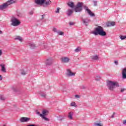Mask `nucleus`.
Listing matches in <instances>:
<instances>
[{
	"instance_id": "obj_43",
	"label": "nucleus",
	"mask_w": 126,
	"mask_h": 126,
	"mask_svg": "<svg viewBox=\"0 0 126 126\" xmlns=\"http://www.w3.org/2000/svg\"><path fill=\"white\" fill-rule=\"evenodd\" d=\"M75 98H80V95H79L76 94V95H75Z\"/></svg>"
},
{
	"instance_id": "obj_37",
	"label": "nucleus",
	"mask_w": 126,
	"mask_h": 126,
	"mask_svg": "<svg viewBox=\"0 0 126 126\" xmlns=\"http://www.w3.org/2000/svg\"><path fill=\"white\" fill-rule=\"evenodd\" d=\"M60 8H57V10L55 11V12L56 13H60Z\"/></svg>"
},
{
	"instance_id": "obj_11",
	"label": "nucleus",
	"mask_w": 126,
	"mask_h": 126,
	"mask_svg": "<svg viewBox=\"0 0 126 126\" xmlns=\"http://www.w3.org/2000/svg\"><path fill=\"white\" fill-rule=\"evenodd\" d=\"M46 64L48 65H51L52 63H53V59L52 58H49L46 60L45 62Z\"/></svg>"
},
{
	"instance_id": "obj_20",
	"label": "nucleus",
	"mask_w": 126,
	"mask_h": 126,
	"mask_svg": "<svg viewBox=\"0 0 126 126\" xmlns=\"http://www.w3.org/2000/svg\"><path fill=\"white\" fill-rule=\"evenodd\" d=\"M39 94L41 96V97H43V98H46V96H47V94L45 93L41 92H39Z\"/></svg>"
},
{
	"instance_id": "obj_23",
	"label": "nucleus",
	"mask_w": 126,
	"mask_h": 126,
	"mask_svg": "<svg viewBox=\"0 0 126 126\" xmlns=\"http://www.w3.org/2000/svg\"><path fill=\"white\" fill-rule=\"evenodd\" d=\"M81 51V47H78L76 49H75L74 51L76 53H78V52H80Z\"/></svg>"
},
{
	"instance_id": "obj_16",
	"label": "nucleus",
	"mask_w": 126,
	"mask_h": 126,
	"mask_svg": "<svg viewBox=\"0 0 126 126\" xmlns=\"http://www.w3.org/2000/svg\"><path fill=\"white\" fill-rule=\"evenodd\" d=\"M68 6L71 7V8H74V3L73 2H70L68 4Z\"/></svg>"
},
{
	"instance_id": "obj_31",
	"label": "nucleus",
	"mask_w": 126,
	"mask_h": 126,
	"mask_svg": "<svg viewBox=\"0 0 126 126\" xmlns=\"http://www.w3.org/2000/svg\"><path fill=\"white\" fill-rule=\"evenodd\" d=\"M0 100L3 101V100H5V98H4L3 95H0Z\"/></svg>"
},
{
	"instance_id": "obj_26",
	"label": "nucleus",
	"mask_w": 126,
	"mask_h": 126,
	"mask_svg": "<svg viewBox=\"0 0 126 126\" xmlns=\"http://www.w3.org/2000/svg\"><path fill=\"white\" fill-rule=\"evenodd\" d=\"M52 31H53V32H55V33H58V32H59V31H58V30L57 29V28H55V27L53 28Z\"/></svg>"
},
{
	"instance_id": "obj_45",
	"label": "nucleus",
	"mask_w": 126,
	"mask_h": 126,
	"mask_svg": "<svg viewBox=\"0 0 126 126\" xmlns=\"http://www.w3.org/2000/svg\"><path fill=\"white\" fill-rule=\"evenodd\" d=\"M27 126H36V125L35 124H30V125H27Z\"/></svg>"
},
{
	"instance_id": "obj_27",
	"label": "nucleus",
	"mask_w": 126,
	"mask_h": 126,
	"mask_svg": "<svg viewBox=\"0 0 126 126\" xmlns=\"http://www.w3.org/2000/svg\"><path fill=\"white\" fill-rule=\"evenodd\" d=\"M94 125L95 126H103V124H101L100 123H94Z\"/></svg>"
},
{
	"instance_id": "obj_8",
	"label": "nucleus",
	"mask_w": 126,
	"mask_h": 126,
	"mask_svg": "<svg viewBox=\"0 0 126 126\" xmlns=\"http://www.w3.org/2000/svg\"><path fill=\"white\" fill-rule=\"evenodd\" d=\"M61 61L63 63H69L70 59H69L68 57H62L61 58Z\"/></svg>"
},
{
	"instance_id": "obj_47",
	"label": "nucleus",
	"mask_w": 126,
	"mask_h": 126,
	"mask_svg": "<svg viewBox=\"0 0 126 126\" xmlns=\"http://www.w3.org/2000/svg\"><path fill=\"white\" fill-rule=\"evenodd\" d=\"M44 17H45V15L44 14L42 15L41 19H44Z\"/></svg>"
},
{
	"instance_id": "obj_10",
	"label": "nucleus",
	"mask_w": 126,
	"mask_h": 126,
	"mask_svg": "<svg viewBox=\"0 0 126 126\" xmlns=\"http://www.w3.org/2000/svg\"><path fill=\"white\" fill-rule=\"evenodd\" d=\"M21 123H26L27 122H29L30 121V118L28 117H22L20 120Z\"/></svg>"
},
{
	"instance_id": "obj_1",
	"label": "nucleus",
	"mask_w": 126,
	"mask_h": 126,
	"mask_svg": "<svg viewBox=\"0 0 126 126\" xmlns=\"http://www.w3.org/2000/svg\"><path fill=\"white\" fill-rule=\"evenodd\" d=\"M83 8L85 9L86 12L88 13L90 16H95V14L92 12V11L88 8V6L86 5H83V2H78L77 3L74 8V10L76 12H81V11H82L83 10Z\"/></svg>"
},
{
	"instance_id": "obj_24",
	"label": "nucleus",
	"mask_w": 126,
	"mask_h": 126,
	"mask_svg": "<svg viewBox=\"0 0 126 126\" xmlns=\"http://www.w3.org/2000/svg\"><path fill=\"white\" fill-rule=\"evenodd\" d=\"M98 59H99V57L97 55L94 56L92 57V59L94 60V61H97V60H98Z\"/></svg>"
},
{
	"instance_id": "obj_9",
	"label": "nucleus",
	"mask_w": 126,
	"mask_h": 126,
	"mask_svg": "<svg viewBox=\"0 0 126 126\" xmlns=\"http://www.w3.org/2000/svg\"><path fill=\"white\" fill-rule=\"evenodd\" d=\"M8 7L7 3H3L2 4L0 5V10H3V9H5V8H7Z\"/></svg>"
},
{
	"instance_id": "obj_21",
	"label": "nucleus",
	"mask_w": 126,
	"mask_h": 126,
	"mask_svg": "<svg viewBox=\"0 0 126 126\" xmlns=\"http://www.w3.org/2000/svg\"><path fill=\"white\" fill-rule=\"evenodd\" d=\"M58 121H63V119H64V117L62 116V115H59L58 117H57Z\"/></svg>"
},
{
	"instance_id": "obj_33",
	"label": "nucleus",
	"mask_w": 126,
	"mask_h": 126,
	"mask_svg": "<svg viewBox=\"0 0 126 126\" xmlns=\"http://www.w3.org/2000/svg\"><path fill=\"white\" fill-rule=\"evenodd\" d=\"M120 39H121V40H125V39H126V36L121 35Z\"/></svg>"
},
{
	"instance_id": "obj_15",
	"label": "nucleus",
	"mask_w": 126,
	"mask_h": 126,
	"mask_svg": "<svg viewBox=\"0 0 126 126\" xmlns=\"http://www.w3.org/2000/svg\"><path fill=\"white\" fill-rule=\"evenodd\" d=\"M0 66L1 67V71L3 72H6V70L5 69V65L4 64H0Z\"/></svg>"
},
{
	"instance_id": "obj_41",
	"label": "nucleus",
	"mask_w": 126,
	"mask_h": 126,
	"mask_svg": "<svg viewBox=\"0 0 126 126\" xmlns=\"http://www.w3.org/2000/svg\"><path fill=\"white\" fill-rule=\"evenodd\" d=\"M21 74H22V75H25V74H26V72H25L24 71H23L21 72Z\"/></svg>"
},
{
	"instance_id": "obj_29",
	"label": "nucleus",
	"mask_w": 126,
	"mask_h": 126,
	"mask_svg": "<svg viewBox=\"0 0 126 126\" xmlns=\"http://www.w3.org/2000/svg\"><path fill=\"white\" fill-rule=\"evenodd\" d=\"M57 34H59V35H63V34H64V33L63 32H61V31H58V32H57Z\"/></svg>"
},
{
	"instance_id": "obj_48",
	"label": "nucleus",
	"mask_w": 126,
	"mask_h": 126,
	"mask_svg": "<svg viewBox=\"0 0 126 126\" xmlns=\"http://www.w3.org/2000/svg\"><path fill=\"white\" fill-rule=\"evenodd\" d=\"M0 80H2V77H1V75H0Z\"/></svg>"
},
{
	"instance_id": "obj_22",
	"label": "nucleus",
	"mask_w": 126,
	"mask_h": 126,
	"mask_svg": "<svg viewBox=\"0 0 126 126\" xmlns=\"http://www.w3.org/2000/svg\"><path fill=\"white\" fill-rule=\"evenodd\" d=\"M43 120L46 121V122H49L50 121V119L49 118L46 117V116H44L42 115V116H40Z\"/></svg>"
},
{
	"instance_id": "obj_17",
	"label": "nucleus",
	"mask_w": 126,
	"mask_h": 126,
	"mask_svg": "<svg viewBox=\"0 0 126 126\" xmlns=\"http://www.w3.org/2000/svg\"><path fill=\"white\" fill-rule=\"evenodd\" d=\"M72 116H73V112H69L68 115V118H69L70 120H72Z\"/></svg>"
},
{
	"instance_id": "obj_35",
	"label": "nucleus",
	"mask_w": 126,
	"mask_h": 126,
	"mask_svg": "<svg viewBox=\"0 0 126 126\" xmlns=\"http://www.w3.org/2000/svg\"><path fill=\"white\" fill-rule=\"evenodd\" d=\"M101 79V77H95V80H96V81H99V80H100Z\"/></svg>"
},
{
	"instance_id": "obj_40",
	"label": "nucleus",
	"mask_w": 126,
	"mask_h": 126,
	"mask_svg": "<svg viewBox=\"0 0 126 126\" xmlns=\"http://www.w3.org/2000/svg\"><path fill=\"white\" fill-rule=\"evenodd\" d=\"M36 114L38 115V116H40V117H41V115H42V114H40V112L38 111V110H36Z\"/></svg>"
},
{
	"instance_id": "obj_38",
	"label": "nucleus",
	"mask_w": 126,
	"mask_h": 126,
	"mask_svg": "<svg viewBox=\"0 0 126 126\" xmlns=\"http://www.w3.org/2000/svg\"><path fill=\"white\" fill-rule=\"evenodd\" d=\"M106 26H107V27H111V23L110 22H108L106 24Z\"/></svg>"
},
{
	"instance_id": "obj_2",
	"label": "nucleus",
	"mask_w": 126,
	"mask_h": 126,
	"mask_svg": "<svg viewBox=\"0 0 126 126\" xmlns=\"http://www.w3.org/2000/svg\"><path fill=\"white\" fill-rule=\"evenodd\" d=\"M92 34H94L95 36L100 35V36H104L107 35V33L104 31L103 27L101 26H98L97 28H95L94 31L92 32Z\"/></svg>"
},
{
	"instance_id": "obj_46",
	"label": "nucleus",
	"mask_w": 126,
	"mask_h": 126,
	"mask_svg": "<svg viewBox=\"0 0 126 126\" xmlns=\"http://www.w3.org/2000/svg\"><path fill=\"white\" fill-rule=\"evenodd\" d=\"M2 55V51L0 49V56H1Z\"/></svg>"
},
{
	"instance_id": "obj_25",
	"label": "nucleus",
	"mask_w": 126,
	"mask_h": 126,
	"mask_svg": "<svg viewBox=\"0 0 126 126\" xmlns=\"http://www.w3.org/2000/svg\"><path fill=\"white\" fill-rule=\"evenodd\" d=\"M15 39V40H19L20 42H22V37H21L20 36H17Z\"/></svg>"
},
{
	"instance_id": "obj_36",
	"label": "nucleus",
	"mask_w": 126,
	"mask_h": 126,
	"mask_svg": "<svg viewBox=\"0 0 126 126\" xmlns=\"http://www.w3.org/2000/svg\"><path fill=\"white\" fill-rule=\"evenodd\" d=\"M74 24H75V23H73L72 22H70L69 23V25H70V26H72L74 25Z\"/></svg>"
},
{
	"instance_id": "obj_13",
	"label": "nucleus",
	"mask_w": 126,
	"mask_h": 126,
	"mask_svg": "<svg viewBox=\"0 0 126 126\" xmlns=\"http://www.w3.org/2000/svg\"><path fill=\"white\" fill-rule=\"evenodd\" d=\"M72 13H73V11H72V10L70 9H68L67 10L66 14L67 16H71V15L72 14Z\"/></svg>"
},
{
	"instance_id": "obj_28",
	"label": "nucleus",
	"mask_w": 126,
	"mask_h": 126,
	"mask_svg": "<svg viewBox=\"0 0 126 126\" xmlns=\"http://www.w3.org/2000/svg\"><path fill=\"white\" fill-rule=\"evenodd\" d=\"M70 106H71V107H76V104L75 103V102H71Z\"/></svg>"
},
{
	"instance_id": "obj_50",
	"label": "nucleus",
	"mask_w": 126,
	"mask_h": 126,
	"mask_svg": "<svg viewBox=\"0 0 126 126\" xmlns=\"http://www.w3.org/2000/svg\"><path fill=\"white\" fill-rule=\"evenodd\" d=\"M2 32L1 31H0V33H2Z\"/></svg>"
},
{
	"instance_id": "obj_30",
	"label": "nucleus",
	"mask_w": 126,
	"mask_h": 126,
	"mask_svg": "<svg viewBox=\"0 0 126 126\" xmlns=\"http://www.w3.org/2000/svg\"><path fill=\"white\" fill-rule=\"evenodd\" d=\"M12 89L14 91V92H16V91H17V89L15 86L12 87Z\"/></svg>"
},
{
	"instance_id": "obj_49",
	"label": "nucleus",
	"mask_w": 126,
	"mask_h": 126,
	"mask_svg": "<svg viewBox=\"0 0 126 126\" xmlns=\"http://www.w3.org/2000/svg\"><path fill=\"white\" fill-rule=\"evenodd\" d=\"M111 118L112 119H114V118H115V116L114 115H112Z\"/></svg>"
},
{
	"instance_id": "obj_44",
	"label": "nucleus",
	"mask_w": 126,
	"mask_h": 126,
	"mask_svg": "<svg viewBox=\"0 0 126 126\" xmlns=\"http://www.w3.org/2000/svg\"><path fill=\"white\" fill-rule=\"evenodd\" d=\"M126 89H121V92L123 93L124 91H126Z\"/></svg>"
},
{
	"instance_id": "obj_14",
	"label": "nucleus",
	"mask_w": 126,
	"mask_h": 126,
	"mask_svg": "<svg viewBox=\"0 0 126 126\" xmlns=\"http://www.w3.org/2000/svg\"><path fill=\"white\" fill-rule=\"evenodd\" d=\"M122 76L123 78H126V68L123 69L122 71Z\"/></svg>"
},
{
	"instance_id": "obj_42",
	"label": "nucleus",
	"mask_w": 126,
	"mask_h": 126,
	"mask_svg": "<svg viewBox=\"0 0 126 126\" xmlns=\"http://www.w3.org/2000/svg\"><path fill=\"white\" fill-rule=\"evenodd\" d=\"M114 63H115L116 65H118V64H119V62H118V61H114Z\"/></svg>"
},
{
	"instance_id": "obj_34",
	"label": "nucleus",
	"mask_w": 126,
	"mask_h": 126,
	"mask_svg": "<svg viewBox=\"0 0 126 126\" xmlns=\"http://www.w3.org/2000/svg\"><path fill=\"white\" fill-rule=\"evenodd\" d=\"M110 25L111 26H115V25H116V23L115 22H111Z\"/></svg>"
},
{
	"instance_id": "obj_32",
	"label": "nucleus",
	"mask_w": 126,
	"mask_h": 126,
	"mask_svg": "<svg viewBox=\"0 0 126 126\" xmlns=\"http://www.w3.org/2000/svg\"><path fill=\"white\" fill-rule=\"evenodd\" d=\"M97 1L96 0H93L94 6H97Z\"/></svg>"
},
{
	"instance_id": "obj_6",
	"label": "nucleus",
	"mask_w": 126,
	"mask_h": 126,
	"mask_svg": "<svg viewBox=\"0 0 126 126\" xmlns=\"http://www.w3.org/2000/svg\"><path fill=\"white\" fill-rule=\"evenodd\" d=\"M82 21L86 26H88L89 23L91 22V20L88 19L87 18H82Z\"/></svg>"
},
{
	"instance_id": "obj_3",
	"label": "nucleus",
	"mask_w": 126,
	"mask_h": 126,
	"mask_svg": "<svg viewBox=\"0 0 126 126\" xmlns=\"http://www.w3.org/2000/svg\"><path fill=\"white\" fill-rule=\"evenodd\" d=\"M35 2L39 5H42L43 7H48L51 5L52 1L51 0H35Z\"/></svg>"
},
{
	"instance_id": "obj_12",
	"label": "nucleus",
	"mask_w": 126,
	"mask_h": 126,
	"mask_svg": "<svg viewBox=\"0 0 126 126\" xmlns=\"http://www.w3.org/2000/svg\"><path fill=\"white\" fill-rule=\"evenodd\" d=\"M49 114V111L48 110H46V109H43L42 111V114H40V117H43L46 116H47V115Z\"/></svg>"
},
{
	"instance_id": "obj_7",
	"label": "nucleus",
	"mask_w": 126,
	"mask_h": 126,
	"mask_svg": "<svg viewBox=\"0 0 126 126\" xmlns=\"http://www.w3.org/2000/svg\"><path fill=\"white\" fill-rule=\"evenodd\" d=\"M66 75V76H74L75 75V73L72 72L70 69H67Z\"/></svg>"
},
{
	"instance_id": "obj_52",
	"label": "nucleus",
	"mask_w": 126,
	"mask_h": 126,
	"mask_svg": "<svg viewBox=\"0 0 126 126\" xmlns=\"http://www.w3.org/2000/svg\"><path fill=\"white\" fill-rule=\"evenodd\" d=\"M3 126H5V125H3Z\"/></svg>"
},
{
	"instance_id": "obj_39",
	"label": "nucleus",
	"mask_w": 126,
	"mask_h": 126,
	"mask_svg": "<svg viewBox=\"0 0 126 126\" xmlns=\"http://www.w3.org/2000/svg\"><path fill=\"white\" fill-rule=\"evenodd\" d=\"M30 15H33V14L34 13V12L33 11H31L29 12Z\"/></svg>"
},
{
	"instance_id": "obj_5",
	"label": "nucleus",
	"mask_w": 126,
	"mask_h": 126,
	"mask_svg": "<svg viewBox=\"0 0 126 126\" xmlns=\"http://www.w3.org/2000/svg\"><path fill=\"white\" fill-rule=\"evenodd\" d=\"M11 25H12V26H18L21 23L20 21L15 17L12 18L11 19Z\"/></svg>"
},
{
	"instance_id": "obj_18",
	"label": "nucleus",
	"mask_w": 126,
	"mask_h": 126,
	"mask_svg": "<svg viewBox=\"0 0 126 126\" xmlns=\"http://www.w3.org/2000/svg\"><path fill=\"white\" fill-rule=\"evenodd\" d=\"M14 1L13 0H8V1L6 2L7 3L8 6L10 5V4H12V3H14Z\"/></svg>"
},
{
	"instance_id": "obj_19",
	"label": "nucleus",
	"mask_w": 126,
	"mask_h": 126,
	"mask_svg": "<svg viewBox=\"0 0 126 126\" xmlns=\"http://www.w3.org/2000/svg\"><path fill=\"white\" fill-rule=\"evenodd\" d=\"M29 46L31 49H35V48H36V45H35L34 43H30Z\"/></svg>"
},
{
	"instance_id": "obj_51",
	"label": "nucleus",
	"mask_w": 126,
	"mask_h": 126,
	"mask_svg": "<svg viewBox=\"0 0 126 126\" xmlns=\"http://www.w3.org/2000/svg\"><path fill=\"white\" fill-rule=\"evenodd\" d=\"M82 88H83V89H84V88H85V87H82Z\"/></svg>"
},
{
	"instance_id": "obj_4",
	"label": "nucleus",
	"mask_w": 126,
	"mask_h": 126,
	"mask_svg": "<svg viewBox=\"0 0 126 126\" xmlns=\"http://www.w3.org/2000/svg\"><path fill=\"white\" fill-rule=\"evenodd\" d=\"M107 86L110 90V91H113L116 87H119L120 85H119V83L117 82H113L112 81H108L107 82Z\"/></svg>"
}]
</instances>
